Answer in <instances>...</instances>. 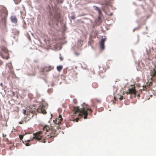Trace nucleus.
<instances>
[{
	"label": "nucleus",
	"instance_id": "nucleus-12",
	"mask_svg": "<svg viewBox=\"0 0 156 156\" xmlns=\"http://www.w3.org/2000/svg\"><path fill=\"white\" fill-rule=\"evenodd\" d=\"M60 15L59 14H56L54 16L55 19L57 21V25L58 26V21H59V19L60 18Z\"/></svg>",
	"mask_w": 156,
	"mask_h": 156
},
{
	"label": "nucleus",
	"instance_id": "nucleus-25",
	"mask_svg": "<svg viewBox=\"0 0 156 156\" xmlns=\"http://www.w3.org/2000/svg\"><path fill=\"white\" fill-rule=\"evenodd\" d=\"M79 119V118H76L75 119L76 121V122H78V121Z\"/></svg>",
	"mask_w": 156,
	"mask_h": 156
},
{
	"label": "nucleus",
	"instance_id": "nucleus-15",
	"mask_svg": "<svg viewBox=\"0 0 156 156\" xmlns=\"http://www.w3.org/2000/svg\"><path fill=\"white\" fill-rule=\"evenodd\" d=\"M63 68V66H62L59 65L57 67V70L59 72H60L61 71L62 69Z\"/></svg>",
	"mask_w": 156,
	"mask_h": 156
},
{
	"label": "nucleus",
	"instance_id": "nucleus-10",
	"mask_svg": "<svg viewBox=\"0 0 156 156\" xmlns=\"http://www.w3.org/2000/svg\"><path fill=\"white\" fill-rule=\"evenodd\" d=\"M2 10L3 12L5 14V16H7L8 15V11L7 10L6 8L4 7H3L2 8Z\"/></svg>",
	"mask_w": 156,
	"mask_h": 156
},
{
	"label": "nucleus",
	"instance_id": "nucleus-14",
	"mask_svg": "<svg viewBox=\"0 0 156 156\" xmlns=\"http://www.w3.org/2000/svg\"><path fill=\"white\" fill-rule=\"evenodd\" d=\"M155 68L154 69L153 72V73L152 75V76L154 77L156 75V62H155V64L154 65Z\"/></svg>",
	"mask_w": 156,
	"mask_h": 156
},
{
	"label": "nucleus",
	"instance_id": "nucleus-31",
	"mask_svg": "<svg viewBox=\"0 0 156 156\" xmlns=\"http://www.w3.org/2000/svg\"><path fill=\"white\" fill-rule=\"evenodd\" d=\"M2 43H3L4 44H6V42L4 41H3Z\"/></svg>",
	"mask_w": 156,
	"mask_h": 156
},
{
	"label": "nucleus",
	"instance_id": "nucleus-9",
	"mask_svg": "<svg viewBox=\"0 0 156 156\" xmlns=\"http://www.w3.org/2000/svg\"><path fill=\"white\" fill-rule=\"evenodd\" d=\"M54 69V67L51 66H49L46 67L44 69V71L45 72H48Z\"/></svg>",
	"mask_w": 156,
	"mask_h": 156
},
{
	"label": "nucleus",
	"instance_id": "nucleus-30",
	"mask_svg": "<svg viewBox=\"0 0 156 156\" xmlns=\"http://www.w3.org/2000/svg\"><path fill=\"white\" fill-rule=\"evenodd\" d=\"M3 63V62L1 60H0V66Z\"/></svg>",
	"mask_w": 156,
	"mask_h": 156
},
{
	"label": "nucleus",
	"instance_id": "nucleus-3",
	"mask_svg": "<svg viewBox=\"0 0 156 156\" xmlns=\"http://www.w3.org/2000/svg\"><path fill=\"white\" fill-rule=\"evenodd\" d=\"M44 138V137H43L42 134V132L40 131L36 133L34 135V136L31 140H32L33 139H37L38 140H41L40 142L45 143L47 141L46 139Z\"/></svg>",
	"mask_w": 156,
	"mask_h": 156
},
{
	"label": "nucleus",
	"instance_id": "nucleus-11",
	"mask_svg": "<svg viewBox=\"0 0 156 156\" xmlns=\"http://www.w3.org/2000/svg\"><path fill=\"white\" fill-rule=\"evenodd\" d=\"M11 20L12 22L14 23H16L17 22V19L15 16H12L11 17Z\"/></svg>",
	"mask_w": 156,
	"mask_h": 156
},
{
	"label": "nucleus",
	"instance_id": "nucleus-8",
	"mask_svg": "<svg viewBox=\"0 0 156 156\" xmlns=\"http://www.w3.org/2000/svg\"><path fill=\"white\" fill-rule=\"evenodd\" d=\"M156 58V52L154 51L153 54H151V55H149L148 57L147 58L150 60H151L152 59Z\"/></svg>",
	"mask_w": 156,
	"mask_h": 156
},
{
	"label": "nucleus",
	"instance_id": "nucleus-32",
	"mask_svg": "<svg viewBox=\"0 0 156 156\" xmlns=\"http://www.w3.org/2000/svg\"><path fill=\"white\" fill-rule=\"evenodd\" d=\"M30 75H35V73H33L31 74Z\"/></svg>",
	"mask_w": 156,
	"mask_h": 156
},
{
	"label": "nucleus",
	"instance_id": "nucleus-23",
	"mask_svg": "<svg viewBox=\"0 0 156 156\" xmlns=\"http://www.w3.org/2000/svg\"><path fill=\"white\" fill-rule=\"evenodd\" d=\"M119 99L120 100H122L123 99V96H122V97H121L119 98Z\"/></svg>",
	"mask_w": 156,
	"mask_h": 156
},
{
	"label": "nucleus",
	"instance_id": "nucleus-29",
	"mask_svg": "<svg viewBox=\"0 0 156 156\" xmlns=\"http://www.w3.org/2000/svg\"><path fill=\"white\" fill-rule=\"evenodd\" d=\"M60 59L61 60H63V58L62 57H60Z\"/></svg>",
	"mask_w": 156,
	"mask_h": 156
},
{
	"label": "nucleus",
	"instance_id": "nucleus-7",
	"mask_svg": "<svg viewBox=\"0 0 156 156\" xmlns=\"http://www.w3.org/2000/svg\"><path fill=\"white\" fill-rule=\"evenodd\" d=\"M126 94H134L136 95V92L135 90V87L134 86L132 88L129 89L126 92Z\"/></svg>",
	"mask_w": 156,
	"mask_h": 156
},
{
	"label": "nucleus",
	"instance_id": "nucleus-13",
	"mask_svg": "<svg viewBox=\"0 0 156 156\" xmlns=\"http://www.w3.org/2000/svg\"><path fill=\"white\" fill-rule=\"evenodd\" d=\"M93 7L94 8V9L95 10H98V13L99 15H101L102 13L101 11V10L97 6H94Z\"/></svg>",
	"mask_w": 156,
	"mask_h": 156
},
{
	"label": "nucleus",
	"instance_id": "nucleus-24",
	"mask_svg": "<svg viewBox=\"0 0 156 156\" xmlns=\"http://www.w3.org/2000/svg\"><path fill=\"white\" fill-rule=\"evenodd\" d=\"M23 120H22L19 123L20 124H23Z\"/></svg>",
	"mask_w": 156,
	"mask_h": 156
},
{
	"label": "nucleus",
	"instance_id": "nucleus-4",
	"mask_svg": "<svg viewBox=\"0 0 156 156\" xmlns=\"http://www.w3.org/2000/svg\"><path fill=\"white\" fill-rule=\"evenodd\" d=\"M1 48L2 51L4 52L5 53H6L7 54V56L5 57L3 55L2 52L1 51H0V55L3 59H8L9 58V56L7 48L5 46H2L1 47Z\"/></svg>",
	"mask_w": 156,
	"mask_h": 156
},
{
	"label": "nucleus",
	"instance_id": "nucleus-33",
	"mask_svg": "<svg viewBox=\"0 0 156 156\" xmlns=\"http://www.w3.org/2000/svg\"><path fill=\"white\" fill-rule=\"evenodd\" d=\"M101 17H100V16H99L98 17V20H100V19H101Z\"/></svg>",
	"mask_w": 156,
	"mask_h": 156
},
{
	"label": "nucleus",
	"instance_id": "nucleus-26",
	"mask_svg": "<svg viewBox=\"0 0 156 156\" xmlns=\"http://www.w3.org/2000/svg\"><path fill=\"white\" fill-rule=\"evenodd\" d=\"M79 53L77 52H76L75 53V55L76 56H78L79 55Z\"/></svg>",
	"mask_w": 156,
	"mask_h": 156
},
{
	"label": "nucleus",
	"instance_id": "nucleus-17",
	"mask_svg": "<svg viewBox=\"0 0 156 156\" xmlns=\"http://www.w3.org/2000/svg\"><path fill=\"white\" fill-rule=\"evenodd\" d=\"M105 40V38H102L101 40V42L102 43H104Z\"/></svg>",
	"mask_w": 156,
	"mask_h": 156
},
{
	"label": "nucleus",
	"instance_id": "nucleus-35",
	"mask_svg": "<svg viewBox=\"0 0 156 156\" xmlns=\"http://www.w3.org/2000/svg\"><path fill=\"white\" fill-rule=\"evenodd\" d=\"M94 83L93 84V86H94Z\"/></svg>",
	"mask_w": 156,
	"mask_h": 156
},
{
	"label": "nucleus",
	"instance_id": "nucleus-16",
	"mask_svg": "<svg viewBox=\"0 0 156 156\" xmlns=\"http://www.w3.org/2000/svg\"><path fill=\"white\" fill-rule=\"evenodd\" d=\"M100 47L101 49L104 50L105 48L104 43L100 42Z\"/></svg>",
	"mask_w": 156,
	"mask_h": 156
},
{
	"label": "nucleus",
	"instance_id": "nucleus-34",
	"mask_svg": "<svg viewBox=\"0 0 156 156\" xmlns=\"http://www.w3.org/2000/svg\"><path fill=\"white\" fill-rule=\"evenodd\" d=\"M27 141L28 142H29V141H30V140H27Z\"/></svg>",
	"mask_w": 156,
	"mask_h": 156
},
{
	"label": "nucleus",
	"instance_id": "nucleus-1",
	"mask_svg": "<svg viewBox=\"0 0 156 156\" xmlns=\"http://www.w3.org/2000/svg\"><path fill=\"white\" fill-rule=\"evenodd\" d=\"M62 119V115H59L58 118L53 121L54 123L55 124L53 127V129H52L51 126L50 127L47 125H45L44 126L43 130L49 132V134L47 135V138H50L55 137L57 135L58 133L57 129H60V125L61 124V122Z\"/></svg>",
	"mask_w": 156,
	"mask_h": 156
},
{
	"label": "nucleus",
	"instance_id": "nucleus-19",
	"mask_svg": "<svg viewBox=\"0 0 156 156\" xmlns=\"http://www.w3.org/2000/svg\"><path fill=\"white\" fill-rule=\"evenodd\" d=\"M19 137L20 140H22L23 138V136L22 135H20Z\"/></svg>",
	"mask_w": 156,
	"mask_h": 156
},
{
	"label": "nucleus",
	"instance_id": "nucleus-2",
	"mask_svg": "<svg viewBox=\"0 0 156 156\" xmlns=\"http://www.w3.org/2000/svg\"><path fill=\"white\" fill-rule=\"evenodd\" d=\"M73 111L76 115L78 114V116L80 117L83 116V118L84 119H87L88 115L91 114L92 112L91 109L88 108L87 105L83 106L80 109H79L77 107H74Z\"/></svg>",
	"mask_w": 156,
	"mask_h": 156
},
{
	"label": "nucleus",
	"instance_id": "nucleus-21",
	"mask_svg": "<svg viewBox=\"0 0 156 156\" xmlns=\"http://www.w3.org/2000/svg\"><path fill=\"white\" fill-rule=\"evenodd\" d=\"M3 140L5 141H8V139L7 138H4V139H3Z\"/></svg>",
	"mask_w": 156,
	"mask_h": 156
},
{
	"label": "nucleus",
	"instance_id": "nucleus-20",
	"mask_svg": "<svg viewBox=\"0 0 156 156\" xmlns=\"http://www.w3.org/2000/svg\"><path fill=\"white\" fill-rule=\"evenodd\" d=\"M23 113L25 114V115H26V114H26V112H27V111L26 110H25V109H23Z\"/></svg>",
	"mask_w": 156,
	"mask_h": 156
},
{
	"label": "nucleus",
	"instance_id": "nucleus-27",
	"mask_svg": "<svg viewBox=\"0 0 156 156\" xmlns=\"http://www.w3.org/2000/svg\"><path fill=\"white\" fill-rule=\"evenodd\" d=\"M20 2V1H19L18 2H16L15 1V2L16 4H18Z\"/></svg>",
	"mask_w": 156,
	"mask_h": 156
},
{
	"label": "nucleus",
	"instance_id": "nucleus-22",
	"mask_svg": "<svg viewBox=\"0 0 156 156\" xmlns=\"http://www.w3.org/2000/svg\"><path fill=\"white\" fill-rule=\"evenodd\" d=\"M52 91V90H48V92L49 93H51Z\"/></svg>",
	"mask_w": 156,
	"mask_h": 156
},
{
	"label": "nucleus",
	"instance_id": "nucleus-28",
	"mask_svg": "<svg viewBox=\"0 0 156 156\" xmlns=\"http://www.w3.org/2000/svg\"><path fill=\"white\" fill-rule=\"evenodd\" d=\"M2 136L4 138H5L6 136V134H4V133L3 134Z\"/></svg>",
	"mask_w": 156,
	"mask_h": 156
},
{
	"label": "nucleus",
	"instance_id": "nucleus-18",
	"mask_svg": "<svg viewBox=\"0 0 156 156\" xmlns=\"http://www.w3.org/2000/svg\"><path fill=\"white\" fill-rule=\"evenodd\" d=\"M25 144L27 146H29L31 144L29 143H26Z\"/></svg>",
	"mask_w": 156,
	"mask_h": 156
},
{
	"label": "nucleus",
	"instance_id": "nucleus-6",
	"mask_svg": "<svg viewBox=\"0 0 156 156\" xmlns=\"http://www.w3.org/2000/svg\"><path fill=\"white\" fill-rule=\"evenodd\" d=\"M153 82H151L149 83L147 82L146 84L143 86V90H149L151 88V87L152 85Z\"/></svg>",
	"mask_w": 156,
	"mask_h": 156
},
{
	"label": "nucleus",
	"instance_id": "nucleus-5",
	"mask_svg": "<svg viewBox=\"0 0 156 156\" xmlns=\"http://www.w3.org/2000/svg\"><path fill=\"white\" fill-rule=\"evenodd\" d=\"M46 106L43 104H40L37 108V111L40 113H42L44 114H46L47 112L45 110Z\"/></svg>",
	"mask_w": 156,
	"mask_h": 156
}]
</instances>
